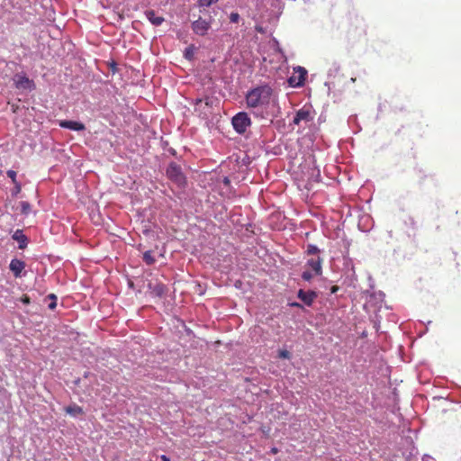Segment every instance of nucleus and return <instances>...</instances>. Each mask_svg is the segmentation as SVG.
Instances as JSON below:
<instances>
[{"mask_svg": "<svg viewBox=\"0 0 461 461\" xmlns=\"http://www.w3.org/2000/svg\"><path fill=\"white\" fill-rule=\"evenodd\" d=\"M272 89L268 86H261L249 91L246 95L248 107L257 108L269 104Z\"/></svg>", "mask_w": 461, "mask_h": 461, "instance_id": "obj_1", "label": "nucleus"}, {"mask_svg": "<svg viewBox=\"0 0 461 461\" xmlns=\"http://www.w3.org/2000/svg\"><path fill=\"white\" fill-rule=\"evenodd\" d=\"M167 176L179 187H184L186 184V178L182 172L181 167L175 162L168 165L167 168Z\"/></svg>", "mask_w": 461, "mask_h": 461, "instance_id": "obj_2", "label": "nucleus"}, {"mask_svg": "<svg viewBox=\"0 0 461 461\" xmlns=\"http://www.w3.org/2000/svg\"><path fill=\"white\" fill-rule=\"evenodd\" d=\"M232 126L234 130L242 134L246 132L249 126L251 124V120L247 113L240 112L238 113L233 118H232Z\"/></svg>", "mask_w": 461, "mask_h": 461, "instance_id": "obj_3", "label": "nucleus"}, {"mask_svg": "<svg viewBox=\"0 0 461 461\" xmlns=\"http://www.w3.org/2000/svg\"><path fill=\"white\" fill-rule=\"evenodd\" d=\"M14 83L17 89H32L34 88V83L24 74H16L14 77Z\"/></svg>", "mask_w": 461, "mask_h": 461, "instance_id": "obj_4", "label": "nucleus"}, {"mask_svg": "<svg viewBox=\"0 0 461 461\" xmlns=\"http://www.w3.org/2000/svg\"><path fill=\"white\" fill-rule=\"evenodd\" d=\"M212 21H206L202 18L192 23V30L195 34L203 36L211 28Z\"/></svg>", "mask_w": 461, "mask_h": 461, "instance_id": "obj_5", "label": "nucleus"}, {"mask_svg": "<svg viewBox=\"0 0 461 461\" xmlns=\"http://www.w3.org/2000/svg\"><path fill=\"white\" fill-rule=\"evenodd\" d=\"M306 269H310L313 272V275L322 274V259L320 256L312 257L309 258L305 265Z\"/></svg>", "mask_w": 461, "mask_h": 461, "instance_id": "obj_6", "label": "nucleus"}, {"mask_svg": "<svg viewBox=\"0 0 461 461\" xmlns=\"http://www.w3.org/2000/svg\"><path fill=\"white\" fill-rule=\"evenodd\" d=\"M311 111L309 108L305 106L301 108L296 112L295 116L294 117L293 122L296 125H299L302 122H308L312 120Z\"/></svg>", "mask_w": 461, "mask_h": 461, "instance_id": "obj_7", "label": "nucleus"}, {"mask_svg": "<svg viewBox=\"0 0 461 461\" xmlns=\"http://www.w3.org/2000/svg\"><path fill=\"white\" fill-rule=\"evenodd\" d=\"M59 125L61 128L69 129L71 131H84L86 129V126L84 123L76 122V121L62 120V121L59 122Z\"/></svg>", "mask_w": 461, "mask_h": 461, "instance_id": "obj_8", "label": "nucleus"}, {"mask_svg": "<svg viewBox=\"0 0 461 461\" xmlns=\"http://www.w3.org/2000/svg\"><path fill=\"white\" fill-rule=\"evenodd\" d=\"M9 268L15 277H21V274L25 268V263L18 258H14L10 262Z\"/></svg>", "mask_w": 461, "mask_h": 461, "instance_id": "obj_9", "label": "nucleus"}, {"mask_svg": "<svg viewBox=\"0 0 461 461\" xmlns=\"http://www.w3.org/2000/svg\"><path fill=\"white\" fill-rule=\"evenodd\" d=\"M298 298L301 299L306 305L311 306L317 297V294L313 291H303L300 289L297 294Z\"/></svg>", "mask_w": 461, "mask_h": 461, "instance_id": "obj_10", "label": "nucleus"}, {"mask_svg": "<svg viewBox=\"0 0 461 461\" xmlns=\"http://www.w3.org/2000/svg\"><path fill=\"white\" fill-rule=\"evenodd\" d=\"M147 19L155 26H159L165 21L164 17L157 15L156 12L152 9L145 11Z\"/></svg>", "mask_w": 461, "mask_h": 461, "instance_id": "obj_11", "label": "nucleus"}, {"mask_svg": "<svg viewBox=\"0 0 461 461\" xmlns=\"http://www.w3.org/2000/svg\"><path fill=\"white\" fill-rule=\"evenodd\" d=\"M13 239L18 241L20 249H23L27 247V237L23 233L22 230H16L13 235Z\"/></svg>", "mask_w": 461, "mask_h": 461, "instance_id": "obj_12", "label": "nucleus"}, {"mask_svg": "<svg viewBox=\"0 0 461 461\" xmlns=\"http://www.w3.org/2000/svg\"><path fill=\"white\" fill-rule=\"evenodd\" d=\"M65 411L71 415V416H78V415H82L84 413V411L82 409V407L77 405V404H71V405H68L65 408Z\"/></svg>", "mask_w": 461, "mask_h": 461, "instance_id": "obj_13", "label": "nucleus"}, {"mask_svg": "<svg viewBox=\"0 0 461 461\" xmlns=\"http://www.w3.org/2000/svg\"><path fill=\"white\" fill-rule=\"evenodd\" d=\"M300 72L301 73H300V75L298 77V80L297 81H295L294 77H290L289 83H290L291 86H303L304 84L305 77H306V71L303 68H300Z\"/></svg>", "mask_w": 461, "mask_h": 461, "instance_id": "obj_14", "label": "nucleus"}, {"mask_svg": "<svg viewBox=\"0 0 461 461\" xmlns=\"http://www.w3.org/2000/svg\"><path fill=\"white\" fill-rule=\"evenodd\" d=\"M143 260L145 261V263L147 265H152L156 261L154 257L152 256L150 250H148V251L144 252V254H143Z\"/></svg>", "mask_w": 461, "mask_h": 461, "instance_id": "obj_15", "label": "nucleus"}, {"mask_svg": "<svg viewBox=\"0 0 461 461\" xmlns=\"http://www.w3.org/2000/svg\"><path fill=\"white\" fill-rule=\"evenodd\" d=\"M320 275H313V272L310 269H305L302 274V278L305 281H311L314 276H319Z\"/></svg>", "mask_w": 461, "mask_h": 461, "instance_id": "obj_16", "label": "nucleus"}, {"mask_svg": "<svg viewBox=\"0 0 461 461\" xmlns=\"http://www.w3.org/2000/svg\"><path fill=\"white\" fill-rule=\"evenodd\" d=\"M166 286L164 285H157L154 288V293L158 295V296H161L163 295L165 293H166Z\"/></svg>", "mask_w": 461, "mask_h": 461, "instance_id": "obj_17", "label": "nucleus"}, {"mask_svg": "<svg viewBox=\"0 0 461 461\" xmlns=\"http://www.w3.org/2000/svg\"><path fill=\"white\" fill-rule=\"evenodd\" d=\"M21 212L23 214H28L31 212V205L28 202H21Z\"/></svg>", "mask_w": 461, "mask_h": 461, "instance_id": "obj_18", "label": "nucleus"}, {"mask_svg": "<svg viewBox=\"0 0 461 461\" xmlns=\"http://www.w3.org/2000/svg\"><path fill=\"white\" fill-rule=\"evenodd\" d=\"M184 57L188 59V60H192L193 58H194V49L193 47H188L185 50V52H184Z\"/></svg>", "mask_w": 461, "mask_h": 461, "instance_id": "obj_19", "label": "nucleus"}, {"mask_svg": "<svg viewBox=\"0 0 461 461\" xmlns=\"http://www.w3.org/2000/svg\"><path fill=\"white\" fill-rule=\"evenodd\" d=\"M307 253L309 255H312L314 257L318 256L317 254L319 253V249L315 246V245H308L307 247Z\"/></svg>", "mask_w": 461, "mask_h": 461, "instance_id": "obj_20", "label": "nucleus"}, {"mask_svg": "<svg viewBox=\"0 0 461 461\" xmlns=\"http://www.w3.org/2000/svg\"><path fill=\"white\" fill-rule=\"evenodd\" d=\"M48 298L50 299V303H49V308L50 310H54L57 306V296L53 294L48 295Z\"/></svg>", "mask_w": 461, "mask_h": 461, "instance_id": "obj_21", "label": "nucleus"}, {"mask_svg": "<svg viewBox=\"0 0 461 461\" xmlns=\"http://www.w3.org/2000/svg\"><path fill=\"white\" fill-rule=\"evenodd\" d=\"M218 0H199L198 5L200 7H208L212 4L216 3Z\"/></svg>", "mask_w": 461, "mask_h": 461, "instance_id": "obj_22", "label": "nucleus"}, {"mask_svg": "<svg viewBox=\"0 0 461 461\" xmlns=\"http://www.w3.org/2000/svg\"><path fill=\"white\" fill-rule=\"evenodd\" d=\"M278 357L284 359H289L291 357V354L286 349H281L278 351Z\"/></svg>", "mask_w": 461, "mask_h": 461, "instance_id": "obj_23", "label": "nucleus"}, {"mask_svg": "<svg viewBox=\"0 0 461 461\" xmlns=\"http://www.w3.org/2000/svg\"><path fill=\"white\" fill-rule=\"evenodd\" d=\"M6 174H7V176H8V177H10V178H11V180H12V182H13L14 184V183H16V182H18V181L16 180V175H17V174H16V172H15L14 170H8V171L6 172Z\"/></svg>", "mask_w": 461, "mask_h": 461, "instance_id": "obj_24", "label": "nucleus"}, {"mask_svg": "<svg viewBox=\"0 0 461 461\" xmlns=\"http://www.w3.org/2000/svg\"><path fill=\"white\" fill-rule=\"evenodd\" d=\"M240 18V14H239L238 13H231V14H230V21L231 23H239Z\"/></svg>", "mask_w": 461, "mask_h": 461, "instance_id": "obj_25", "label": "nucleus"}, {"mask_svg": "<svg viewBox=\"0 0 461 461\" xmlns=\"http://www.w3.org/2000/svg\"><path fill=\"white\" fill-rule=\"evenodd\" d=\"M14 185V187L13 189V194L16 195V194H18L21 192L22 185H21V184L19 182H16Z\"/></svg>", "mask_w": 461, "mask_h": 461, "instance_id": "obj_26", "label": "nucleus"}, {"mask_svg": "<svg viewBox=\"0 0 461 461\" xmlns=\"http://www.w3.org/2000/svg\"><path fill=\"white\" fill-rule=\"evenodd\" d=\"M21 301L22 303H23L24 304H29L31 303V299L28 295L24 294L22 296L21 298Z\"/></svg>", "mask_w": 461, "mask_h": 461, "instance_id": "obj_27", "label": "nucleus"}, {"mask_svg": "<svg viewBox=\"0 0 461 461\" xmlns=\"http://www.w3.org/2000/svg\"><path fill=\"white\" fill-rule=\"evenodd\" d=\"M271 454L273 455H276L278 453V448L276 447H272L271 450H270Z\"/></svg>", "mask_w": 461, "mask_h": 461, "instance_id": "obj_28", "label": "nucleus"}, {"mask_svg": "<svg viewBox=\"0 0 461 461\" xmlns=\"http://www.w3.org/2000/svg\"><path fill=\"white\" fill-rule=\"evenodd\" d=\"M160 458L162 461H170L169 457H167L166 455H162Z\"/></svg>", "mask_w": 461, "mask_h": 461, "instance_id": "obj_29", "label": "nucleus"}, {"mask_svg": "<svg viewBox=\"0 0 461 461\" xmlns=\"http://www.w3.org/2000/svg\"><path fill=\"white\" fill-rule=\"evenodd\" d=\"M292 305L295 307H301V304L298 303H294Z\"/></svg>", "mask_w": 461, "mask_h": 461, "instance_id": "obj_30", "label": "nucleus"}, {"mask_svg": "<svg viewBox=\"0 0 461 461\" xmlns=\"http://www.w3.org/2000/svg\"><path fill=\"white\" fill-rule=\"evenodd\" d=\"M224 183H225V184H229V183H230V180H229L227 177H225V179H224Z\"/></svg>", "mask_w": 461, "mask_h": 461, "instance_id": "obj_31", "label": "nucleus"}, {"mask_svg": "<svg viewBox=\"0 0 461 461\" xmlns=\"http://www.w3.org/2000/svg\"><path fill=\"white\" fill-rule=\"evenodd\" d=\"M337 290V287L332 288V292L334 293Z\"/></svg>", "mask_w": 461, "mask_h": 461, "instance_id": "obj_32", "label": "nucleus"}]
</instances>
